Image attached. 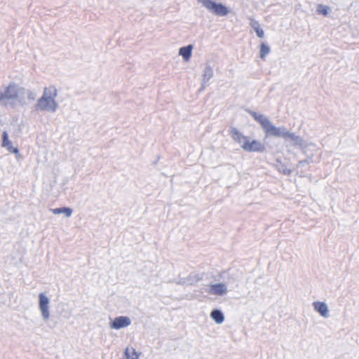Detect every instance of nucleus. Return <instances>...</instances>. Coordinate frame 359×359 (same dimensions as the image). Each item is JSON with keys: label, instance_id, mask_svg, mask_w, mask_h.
<instances>
[{"label": "nucleus", "instance_id": "f257e3e1", "mask_svg": "<svg viewBox=\"0 0 359 359\" xmlns=\"http://www.w3.org/2000/svg\"><path fill=\"white\" fill-rule=\"evenodd\" d=\"M249 113L259 123L266 137H273L290 140L292 146L299 147L304 154L306 153L309 147L313 145L309 139L292 133L285 126H275L266 116L252 111H250Z\"/></svg>", "mask_w": 359, "mask_h": 359}, {"label": "nucleus", "instance_id": "f03ea898", "mask_svg": "<svg viewBox=\"0 0 359 359\" xmlns=\"http://www.w3.org/2000/svg\"><path fill=\"white\" fill-rule=\"evenodd\" d=\"M27 90L20 83L11 81L0 91V104L14 106L25 100Z\"/></svg>", "mask_w": 359, "mask_h": 359}, {"label": "nucleus", "instance_id": "7ed1b4c3", "mask_svg": "<svg viewBox=\"0 0 359 359\" xmlns=\"http://www.w3.org/2000/svg\"><path fill=\"white\" fill-rule=\"evenodd\" d=\"M57 97V90L55 86H50L44 88L41 97L37 100L36 109L51 113L55 112L58 108L55 100Z\"/></svg>", "mask_w": 359, "mask_h": 359}, {"label": "nucleus", "instance_id": "20e7f679", "mask_svg": "<svg viewBox=\"0 0 359 359\" xmlns=\"http://www.w3.org/2000/svg\"><path fill=\"white\" fill-rule=\"evenodd\" d=\"M38 311L43 322L47 323L51 318L50 298L46 292H40L38 294Z\"/></svg>", "mask_w": 359, "mask_h": 359}, {"label": "nucleus", "instance_id": "39448f33", "mask_svg": "<svg viewBox=\"0 0 359 359\" xmlns=\"http://www.w3.org/2000/svg\"><path fill=\"white\" fill-rule=\"evenodd\" d=\"M197 1L214 15L225 16L230 13V10L221 3H217L212 0Z\"/></svg>", "mask_w": 359, "mask_h": 359}, {"label": "nucleus", "instance_id": "423d86ee", "mask_svg": "<svg viewBox=\"0 0 359 359\" xmlns=\"http://www.w3.org/2000/svg\"><path fill=\"white\" fill-rule=\"evenodd\" d=\"M25 127L23 120L19 117H13L7 126L6 130L4 132H8L12 136H19Z\"/></svg>", "mask_w": 359, "mask_h": 359}, {"label": "nucleus", "instance_id": "0eeeda50", "mask_svg": "<svg viewBox=\"0 0 359 359\" xmlns=\"http://www.w3.org/2000/svg\"><path fill=\"white\" fill-rule=\"evenodd\" d=\"M242 149L246 152H264L265 147L260 141L250 139L248 137L245 143L243 144Z\"/></svg>", "mask_w": 359, "mask_h": 359}, {"label": "nucleus", "instance_id": "6e6552de", "mask_svg": "<svg viewBox=\"0 0 359 359\" xmlns=\"http://www.w3.org/2000/svg\"><path fill=\"white\" fill-rule=\"evenodd\" d=\"M312 306L315 312L323 318L327 319L331 317V311L327 302L324 301H314Z\"/></svg>", "mask_w": 359, "mask_h": 359}, {"label": "nucleus", "instance_id": "1a4fd4ad", "mask_svg": "<svg viewBox=\"0 0 359 359\" xmlns=\"http://www.w3.org/2000/svg\"><path fill=\"white\" fill-rule=\"evenodd\" d=\"M213 67L210 63H206L201 74V86L199 89L200 92L204 90L206 88L208 82L213 77Z\"/></svg>", "mask_w": 359, "mask_h": 359}, {"label": "nucleus", "instance_id": "9d476101", "mask_svg": "<svg viewBox=\"0 0 359 359\" xmlns=\"http://www.w3.org/2000/svg\"><path fill=\"white\" fill-rule=\"evenodd\" d=\"M109 327L112 330L126 328L131 325V320L128 316H118L109 320Z\"/></svg>", "mask_w": 359, "mask_h": 359}, {"label": "nucleus", "instance_id": "9b49d317", "mask_svg": "<svg viewBox=\"0 0 359 359\" xmlns=\"http://www.w3.org/2000/svg\"><path fill=\"white\" fill-rule=\"evenodd\" d=\"M207 292L215 296H224L228 292L227 285L224 283H217L208 285Z\"/></svg>", "mask_w": 359, "mask_h": 359}, {"label": "nucleus", "instance_id": "f8f14e48", "mask_svg": "<svg viewBox=\"0 0 359 359\" xmlns=\"http://www.w3.org/2000/svg\"><path fill=\"white\" fill-rule=\"evenodd\" d=\"M1 147L8 152L14 154L18 159L21 158L18 147H14L12 142L9 140L8 132H3L2 133Z\"/></svg>", "mask_w": 359, "mask_h": 359}, {"label": "nucleus", "instance_id": "ddd939ff", "mask_svg": "<svg viewBox=\"0 0 359 359\" xmlns=\"http://www.w3.org/2000/svg\"><path fill=\"white\" fill-rule=\"evenodd\" d=\"M229 135L231 139L240 145L241 149L248 137L236 128H233L230 130Z\"/></svg>", "mask_w": 359, "mask_h": 359}, {"label": "nucleus", "instance_id": "4468645a", "mask_svg": "<svg viewBox=\"0 0 359 359\" xmlns=\"http://www.w3.org/2000/svg\"><path fill=\"white\" fill-rule=\"evenodd\" d=\"M193 50L194 46L189 44L188 46L180 48L178 50V55L182 57L184 62H188L190 61L192 56Z\"/></svg>", "mask_w": 359, "mask_h": 359}, {"label": "nucleus", "instance_id": "2eb2a0df", "mask_svg": "<svg viewBox=\"0 0 359 359\" xmlns=\"http://www.w3.org/2000/svg\"><path fill=\"white\" fill-rule=\"evenodd\" d=\"M141 352H138L132 346H127L124 351L123 359H140Z\"/></svg>", "mask_w": 359, "mask_h": 359}, {"label": "nucleus", "instance_id": "dca6fc26", "mask_svg": "<svg viewBox=\"0 0 359 359\" xmlns=\"http://www.w3.org/2000/svg\"><path fill=\"white\" fill-rule=\"evenodd\" d=\"M210 316L216 324L220 325L224 322V315L219 309L212 310L210 314Z\"/></svg>", "mask_w": 359, "mask_h": 359}, {"label": "nucleus", "instance_id": "f3484780", "mask_svg": "<svg viewBox=\"0 0 359 359\" xmlns=\"http://www.w3.org/2000/svg\"><path fill=\"white\" fill-rule=\"evenodd\" d=\"M50 211L54 215L63 214L66 217L69 218L72 215L73 210L70 208H59L51 209Z\"/></svg>", "mask_w": 359, "mask_h": 359}, {"label": "nucleus", "instance_id": "a211bd4d", "mask_svg": "<svg viewBox=\"0 0 359 359\" xmlns=\"http://www.w3.org/2000/svg\"><path fill=\"white\" fill-rule=\"evenodd\" d=\"M270 50V47L268 45H266L265 43H262L259 48L260 58L264 60L265 57L269 54Z\"/></svg>", "mask_w": 359, "mask_h": 359}, {"label": "nucleus", "instance_id": "6ab92c4d", "mask_svg": "<svg viewBox=\"0 0 359 359\" xmlns=\"http://www.w3.org/2000/svg\"><path fill=\"white\" fill-rule=\"evenodd\" d=\"M316 11L318 14L326 16L330 13V8L328 6L324 4H318L317 6Z\"/></svg>", "mask_w": 359, "mask_h": 359}, {"label": "nucleus", "instance_id": "aec40b11", "mask_svg": "<svg viewBox=\"0 0 359 359\" xmlns=\"http://www.w3.org/2000/svg\"><path fill=\"white\" fill-rule=\"evenodd\" d=\"M184 279L186 285H194L198 280L197 275L194 273L189 274V276L184 277Z\"/></svg>", "mask_w": 359, "mask_h": 359}, {"label": "nucleus", "instance_id": "412c9836", "mask_svg": "<svg viewBox=\"0 0 359 359\" xmlns=\"http://www.w3.org/2000/svg\"><path fill=\"white\" fill-rule=\"evenodd\" d=\"M255 32H256L257 34V36L260 38V39H262L264 36V30L260 27L259 28H257L255 29H254Z\"/></svg>", "mask_w": 359, "mask_h": 359}, {"label": "nucleus", "instance_id": "4be33fe9", "mask_svg": "<svg viewBox=\"0 0 359 359\" xmlns=\"http://www.w3.org/2000/svg\"><path fill=\"white\" fill-rule=\"evenodd\" d=\"M280 172L283 173L284 175H289L291 174L292 171L290 168H287L285 166H283L282 168H280Z\"/></svg>", "mask_w": 359, "mask_h": 359}, {"label": "nucleus", "instance_id": "5701e85b", "mask_svg": "<svg viewBox=\"0 0 359 359\" xmlns=\"http://www.w3.org/2000/svg\"><path fill=\"white\" fill-rule=\"evenodd\" d=\"M250 25L252 26L253 29L260 27L259 22L255 20H251Z\"/></svg>", "mask_w": 359, "mask_h": 359}, {"label": "nucleus", "instance_id": "b1692460", "mask_svg": "<svg viewBox=\"0 0 359 359\" xmlns=\"http://www.w3.org/2000/svg\"><path fill=\"white\" fill-rule=\"evenodd\" d=\"M184 282H185L184 277L179 278L176 280V283H177V284L182 285H186V283H184Z\"/></svg>", "mask_w": 359, "mask_h": 359}, {"label": "nucleus", "instance_id": "393cba45", "mask_svg": "<svg viewBox=\"0 0 359 359\" xmlns=\"http://www.w3.org/2000/svg\"><path fill=\"white\" fill-rule=\"evenodd\" d=\"M307 163H309V161L308 160L301 161L299 163V165H304Z\"/></svg>", "mask_w": 359, "mask_h": 359}]
</instances>
